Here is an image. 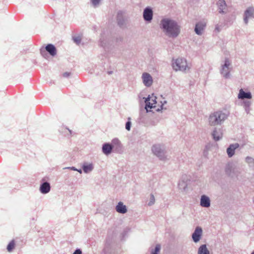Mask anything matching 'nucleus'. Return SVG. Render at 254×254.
<instances>
[{
    "mask_svg": "<svg viewBox=\"0 0 254 254\" xmlns=\"http://www.w3.org/2000/svg\"><path fill=\"white\" fill-rule=\"evenodd\" d=\"M161 250V246L160 244H157L155 248L151 247L150 248V254H158Z\"/></svg>",
    "mask_w": 254,
    "mask_h": 254,
    "instance_id": "obj_27",
    "label": "nucleus"
},
{
    "mask_svg": "<svg viewBox=\"0 0 254 254\" xmlns=\"http://www.w3.org/2000/svg\"><path fill=\"white\" fill-rule=\"evenodd\" d=\"M229 113L227 111L218 110L211 113L208 117V124L211 126L222 125L227 119Z\"/></svg>",
    "mask_w": 254,
    "mask_h": 254,
    "instance_id": "obj_2",
    "label": "nucleus"
},
{
    "mask_svg": "<svg viewBox=\"0 0 254 254\" xmlns=\"http://www.w3.org/2000/svg\"><path fill=\"white\" fill-rule=\"evenodd\" d=\"M143 84L147 87L150 86L153 82L152 77L150 74L144 72L142 75Z\"/></svg>",
    "mask_w": 254,
    "mask_h": 254,
    "instance_id": "obj_13",
    "label": "nucleus"
},
{
    "mask_svg": "<svg viewBox=\"0 0 254 254\" xmlns=\"http://www.w3.org/2000/svg\"><path fill=\"white\" fill-rule=\"evenodd\" d=\"M206 24L204 21H199L196 23L194 32L198 35H201L206 27Z\"/></svg>",
    "mask_w": 254,
    "mask_h": 254,
    "instance_id": "obj_11",
    "label": "nucleus"
},
{
    "mask_svg": "<svg viewBox=\"0 0 254 254\" xmlns=\"http://www.w3.org/2000/svg\"><path fill=\"white\" fill-rule=\"evenodd\" d=\"M115 209L117 212L121 214H125L127 211V207L122 201L118 203L116 206Z\"/></svg>",
    "mask_w": 254,
    "mask_h": 254,
    "instance_id": "obj_19",
    "label": "nucleus"
},
{
    "mask_svg": "<svg viewBox=\"0 0 254 254\" xmlns=\"http://www.w3.org/2000/svg\"><path fill=\"white\" fill-rule=\"evenodd\" d=\"M235 20V17H233L232 20H228L226 19L224 22V23H219L215 25V31L217 32H219L221 30L223 27L225 25H231L233 21Z\"/></svg>",
    "mask_w": 254,
    "mask_h": 254,
    "instance_id": "obj_17",
    "label": "nucleus"
},
{
    "mask_svg": "<svg viewBox=\"0 0 254 254\" xmlns=\"http://www.w3.org/2000/svg\"><path fill=\"white\" fill-rule=\"evenodd\" d=\"M72 39L74 43H75L77 45H79L81 42V37L80 36H73Z\"/></svg>",
    "mask_w": 254,
    "mask_h": 254,
    "instance_id": "obj_31",
    "label": "nucleus"
},
{
    "mask_svg": "<svg viewBox=\"0 0 254 254\" xmlns=\"http://www.w3.org/2000/svg\"><path fill=\"white\" fill-rule=\"evenodd\" d=\"M151 150L154 155L161 160H165L167 159L165 147L164 145L157 144L152 146Z\"/></svg>",
    "mask_w": 254,
    "mask_h": 254,
    "instance_id": "obj_4",
    "label": "nucleus"
},
{
    "mask_svg": "<svg viewBox=\"0 0 254 254\" xmlns=\"http://www.w3.org/2000/svg\"><path fill=\"white\" fill-rule=\"evenodd\" d=\"M76 171L78 172L80 174L82 173V170L81 169H77V170H76Z\"/></svg>",
    "mask_w": 254,
    "mask_h": 254,
    "instance_id": "obj_41",
    "label": "nucleus"
},
{
    "mask_svg": "<svg viewBox=\"0 0 254 254\" xmlns=\"http://www.w3.org/2000/svg\"><path fill=\"white\" fill-rule=\"evenodd\" d=\"M246 162L249 164L250 167H254V159L252 157L247 156L246 158Z\"/></svg>",
    "mask_w": 254,
    "mask_h": 254,
    "instance_id": "obj_29",
    "label": "nucleus"
},
{
    "mask_svg": "<svg viewBox=\"0 0 254 254\" xmlns=\"http://www.w3.org/2000/svg\"><path fill=\"white\" fill-rule=\"evenodd\" d=\"M112 73H113V71H108V73L109 74H111Z\"/></svg>",
    "mask_w": 254,
    "mask_h": 254,
    "instance_id": "obj_42",
    "label": "nucleus"
},
{
    "mask_svg": "<svg viewBox=\"0 0 254 254\" xmlns=\"http://www.w3.org/2000/svg\"><path fill=\"white\" fill-rule=\"evenodd\" d=\"M155 201V197H154V195L151 193L150 194V201L148 202V205L149 206H151L154 204Z\"/></svg>",
    "mask_w": 254,
    "mask_h": 254,
    "instance_id": "obj_33",
    "label": "nucleus"
},
{
    "mask_svg": "<svg viewBox=\"0 0 254 254\" xmlns=\"http://www.w3.org/2000/svg\"><path fill=\"white\" fill-rule=\"evenodd\" d=\"M153 10L150 7H146L143 12L144 20L148 22H150L153 18Z\"/></svg>",
    "mask_w": 254,
    "mask_h": 254,
    "instance_id": "obj_9",
    "label": "nucleus"
},
{
    "mask_svg": "<svg viewBox=\"0 0 254 254\" xmlns=\"http://www.w3.org/2000/svg\"><path fill=\"white\" fill-rule=\"evenodd\" d=\"M160 27L169 38H175L181 32V26L175 20L169 18H163L160 21Z\"/></svg>",
    "mask_w": 254,
    "mask_h": 254,
    "instance_id": "obj_1",
    "label": "nucleus"
},
{
    "mask_svg": "<svg viewBox=\"0 0 254 254\" xmlns=\"http://www.w3.org/2000/svg\"><path fill=\"white\" fill-rule=\"evenodd\" d=\"M102 152L106 155L110 154L113 152V147L111 143H105L102 145Z\"/></svg>",
    "mask_w": 254,
    "mask_h": 254,
    "instance_id": "obj_18",
    "label": "nucleus"
},
{
    "mask_svg": "<svg viewBox=\"0 0 254 254\" xmlns=\"http://www.w3.org/2000/svg\"><path fill=\"white\" fill-rule=\"evenodd\" d=\"M70 75V72H65L63 73V76L64 77H68Z\"/></svg>",
    "mask_w": 254,
    "mask_h": 254,
    "instance_id": "obj_37",
    "label": "nucleus"
},
{
    "mask_svg": "<svg viewBox=\"0 0 254 254\" xmlns=\"http://www.w3.org/2000/svg\"><path fill=\"white\" fill-rule=\"evenodd\" d=\"M253 202L254 203V198L253 199Z\"/></svg>",
    "mask_w": 254,
    "mask_h": 254,
    "instance_id": "obj_44",
    "label": "nucleus"
},
{
    "mask_svg": "<svg viewBox=\"0 0 254 254\" xmlns=\"http://www.w3.org/2000/svg\"><path fill=\"white\" fill-rule=\"evenodd\" d=\"M156 97L155 96L150 97V96H148V97L147 98H145V109L146 111V112H149L148 108H149V109L155 108V107H156L155 104H156Z\"/></svg>",
    "mask_w": 254,
    "mask_h": 254,
    "instance_id": "obj_7",
    "label": "nucleus"
},
{
    "mask_svg": "<svg viewBox=\"0 0 254 254\" xmlns=\"http://www.w3.org/2000/svg\"><path fill=\"white\" fill-rule=\"evenodd\" d=\"M251 254H254V251L251 253Z\"/></svg>",
    "mask_w": 254,
    "mask_h": 254,
    "instance_id": "obj_43",
    "label": "nucleus"
},
{
    "mask_svg": "<svg viewBox=\"0 0 254 254\" xmlns=\"http://www.w3.org/2000/svg\"><path fill=\"white\" fill-rule=\"evenodd\" d=\"M64 169H70V170H71L73 171H76V170H77V169H76L74 167H66Z\"/></svg>",
    "mask_w": 254,
    "mask_h": 254,
    "instance_id": "obj_38",
    "label": "nucleus"
},
{
    "mask_svg": "<svg viewBox=\"0 0 254 254\" xmlns=\"http://www.w3.org/2000/svg\"><path fill=\"white\" fill-rule=\"evenodd\" d=\"M111 144L114 152L119 154L123 153L124 150L123 146L118 138H115L113 139L111 141Z\"/></svg>",
    "mask_w": 254,
    "mask_h": 254,
    "instance_id": "obj_6",
    "label": "nucleus"
},
{
    "mask_svg": "<svg viewBox=\"0 0 254 254\" xmlns=\"http://www.w3.org/2000/svg\"><path fill=\"white\" fill-rule=\"evenodd\" d=\"M240 145L238 143L231 144L227 148V153L229 157H232L235 152V150L239 147Z\"/></svg>",
    "mask_w": 254,
    "mask_h": 254,
    "instance_id": "obj_15",
    "label": "nucleus"
},
{
    "mask_svg": "<svg viewBox=\"0 0 254 254\" xmlns=\"http://www.w3.org/2000/svg\"><path fill=\"white\" fill-rule=\"evenodd\" d=\"M130 119L129 118L128 119V121L126 124V129L128 131H129L131 128V122L130 121Z\"/></svg>",
    "mask_w": 254,
    "mask_h": 254,
    "instance_id": "obj_35",
    "label": "nucleus"
},
{
    "mask_svg": "<svg viewBox=\"0 0 254 254\" xmlns=\"http://www.w3.org/2000/svg\"><path fill=\"white\" fill-rule=\"evenodd\" d=\"M45 49L46 51L48 52L51 56L54 57L56 55L57 49L54 45L49 44L46 46Z\"/></svg>",
    "mask_w": 254,
    "mask_h": 254,
    "instance_id": "obj_23",
    "label": "nucleus"
},
{
    "mask_svg": "<svg viewBox=\"0 0 254 254\" xmlns=\"http://www.w3.org/2000/svg\"><path fill=\"white\" fill-rule=\"evenodd\" d=\"M172 65L173 69L176 71H181L187 72L190 69L186 59L183 58H179L176 60H173Z\"/></svg>",
    "mask_w": 254,
    "mask_h": 254,
    "instance_id": "obj_3",
    "label": "nucleus"
},
{
    "mask_svg": "<svg viewBox=\"0 0 254 254\" xmlns=\"http://www.w3.org/2000/svg\"><path fill=\"white\" fill-rule=\"evenodd\" d=\"M99 45L100 46L102 47H105L106 46V40L104 39L103 36H101V37L99 40Z\"/></svg>",
    "mask_w": 254,
    "mask_h": 254,
    "instance_id": "obj_32",
    "label": "nucleus"
},
{
    "mask_svg": "<svg viewBox=\"0 0 254 254\" xmlns=\"http://www.w3.org/2000/svg\"><path fill=\"white\" fill-rule=\"evenodd\" d=\"M73 254H82V252L80 249H76Z\"/></svg>",
    "mask_w": 254,
    "mask_h": 254,
    "instance_id": "obj_36",
    "label": "nucleus"
},
{
    "mask_svg": "<svg viewBox=\"0 0 254 254\" xmlns=\"http://www.w3.org/2000/svg\"><path fill=\"white\" fill-rule=\"evenodd\" d=\"M231 63L228 58H226L224 61V64H222L220 69V72L221 75L226 79L230 78L231 67L230 66Z\"/></svg>",
    "mask_w": 254,
    "mask_h": 254,
    "instance_id": "obj_5",
    "label": "nucleus"
},
{
    "mask_svg": "<svg viewBox=\"0 0 254 254\" xmlns=\"http://www.w3.org/2000/svg\"><path fill=\"white\" fill-rule=\"evenodd\" d=\"M236 167L233 164H228L225 168V172L227 175L230 177H233L236 175Z\"/></svg>",
    "mask_w": 254,
    "mask_h": 254,
    "instance_id": "obj_20",
    "label": "nucleus"
},
{
    "mask_svg": "<svg viewBox=\"0 0 254 254\" xmlns=\"http://www.w3.org/2000/svg\"><path fill=\"white\" fill-rule=\"evenodd\" d=\"M123 14L124 12L122 11H119L118 12L117 15V20L118 22V24L120 26L123 25L124 23V19L123 18Z\"/></svg>",
    "mask_w": 254,
    "mask_h": 254,
    "instance_id": "obj_25",
    "label": "nucleus"
},
{
    "mask_svg": "<svg viewBox=\"0 0 254 254\" xmlns=\"http://www.w3.org/2000/svg\"><path fill=\"white\" fill-rule=\"evenodd\" d=\"M254 18V7H249L246 9L244 13V21L247 25L250 18Z\"/></svg>",
    "mask_w": 254,
    "mask_h": 254,
    "instance_id": "obj_8",
    "label": "nucleus"
},
{
    "mask_svg": "<svg viewBox=\"0 0 254 254\" xmlns=\"http://www.w3.org/2000/svg\"><path fill=\"white\" fill-rule=\"evenodd\" d=\"M243 106L245 108V111L248 114L250 110V106L251 105V102L250 101H243Z\"/></svg>",
    "mask_w": 254,
    "mask_h": 254,
    "instance_id": "obj_28",
    "label": "nucleus"
},
{
    "mask_svg": "<svg viewBox=\"0 0 254 254\" xmlns=\"http://www.w3.org/2000/svg\"><path fill=\"white\" fill-rule=\"evenodd\" d=\"M82 168L85 173H88L93 170L94 166L92 163H84L83 164Z\"/></svg>",
    "mask_w": 254,
    "mask_h": 254,
    "instance_id": "obj_24",
    "label": "nucleus"
},
{
    "mask_svg": "<svg viewBox=\"0 0 254 254\" xmlns=\"http://www.w3.org/2000/svg\"><path fill=\"white\" fill-rule=\"evenodd\" d=\"M101 0H90L91 3L94 7H97Z\"/></svg>",
    "mask_w": 254,
    "mask_h": 254,
    "instance_id": "obj_34",
    "label": "nucleus"
},
{
    "mask_svg": "<svg viewBox=\"0 0 254 254\" xmlns=\"http://www.w3.org/2000/svg\"><path fill=\"white\" fill-rule=\"evenodd\" d=\"M202 235V229L199 226H197L192 234V239L194 243L199 242Z\"/></svg>",
    "mask_w": 254,
    "mask_h": 254,
    "instance_id": "obj_10",
    "label": "nucleus"
},
{
    "mask_svg": "<svg viewBox=\"0 0 254 254\" xmlns=\"http://www.w3.org/2000/svg\"><path fill=\"white\" fill-rule=\"evenodd\" d=\"M211 204L210 198L206 195H202L200 199V205L203 207L208 208Z\"/></svg>",
    "mask_w": 254,
    "mask_h": 254,
    "instance_id": "obj_14",
    "label": "nucleus"
},
{
    "mask_svg": "<svg viewBox=\"0 0 254 254\" xmlns=\"http://www.w3.org/2000/svg\"><path fill=\"white\" fill-rule=\"evenodd\" d=\"M163 109V104H162V105L161 106V108H157L156 109V111H160L161 110H162Z\"/></svg>",
    "mask_w": 254,
    "mask_h": 254,
    "instance_id": "obj_40",
    "label": "nucleus"
},
{
    "mask_svg": "<svg viewBox=\"0 0 254 254\" xmlns=\"http://www.w3.org/2000/svg\"><path fill=\"white\" fill-rule=\"evenodd\" d=\"M218 12L221 14H225L227 11V5L224 0H218L216 3Z\"/></svg>",
    "mask_w": 254,
    "mask_h": 254,
    "instance_id": "obj_12",
    "label": "nucleus"
},
{
    "mask_svg": "<svg viewBox=\"0 0 254 254\" xmlns=\"http://www.w3.org/2000/svg\"><path fill=\"white\" fill-rule=\"evenodd\" d=\"M39 190L43 194L48 193L51 190V186L50 183L47 182H42L40 185Z\"/></svg>",
    "mask_w": 254,
    "mask_h": 254,
    "instance_id": "obj_16",
    "label": "nucleus"
},
{
    "mask_svg": "<svg viewBox=\"0 0 254 254\" xmlns=\"http://www.w3.org/2000/svg\"><path fill=\"white\" fill-rule=\"evenodd\" d=\"M63 129L67 130L70 134H71L72 131L71 130H70L69 129H68V128H67V127H65V128L63 127Z\"/></svg>",
    "mask_w": 254,
    "mask_h": 254,
    "instance_id": "obj_39",
    "label": "nucleus"
},
{
    "mask_svg": "<svg viewBox=\"0 0 254 254\" xmlns=\"http://www.w3.org/2000/svg\"><path fill=\"white\" fill-rule=\"evenodd\" d=\"M238 98L240 99H250L252 98V95L250 92H246L243 89H241L239 91Z\"/></svg>",
    "mask_w": 254,
    "mask_h": 254,
    "instance_id": "obj_22",
    "label": "nucleus"
},
{
    "mask_svg": "<svg viewBox=\"0 0 254 254\" xmlns=\"http://www.w3.org/2000/svg\"><path fill=\"white\" fill-rule=\"evenodd\" d=\"M15 247V242L14 240L11 241L7 246V250L9 252H12Z\"/></svg>",
    "mask_w": 254,
    "mask_h": 254,
    "instance_id": "obj_30",
    "label": "nucleus"
},
{
    "mask_svg": "<svg viewBox=\"0 0 254 254\" xmlns=\"http://www.w3.org/2000/svg\"><path fill=\"white\" fill-rule=\"evenodd\" d=\"M198 254H210L206 245H202L199 247L198 250Z\"/></svg>",
    "mask_w": 254,
    "mask_h": 254,
    "instance_id": "obj_26",
    "label": "nucleus"
},
{
    "mask_svg": "<svg viewBox=\"0 0 254 254\" xmlns=\"http://www.w3.org/2000/svg\"><path fill=\"white\" fill-rule=\"evenodd\" d=\"M212 135L213 139L215 141H218L223 136V133L221 128H215L212 133Z\"/></svg>",
    "mask_w": 254,
    "mask_h": 254,
    "instance_id": "obj_21",
    "label": "nucleus"
}]
</instances>
